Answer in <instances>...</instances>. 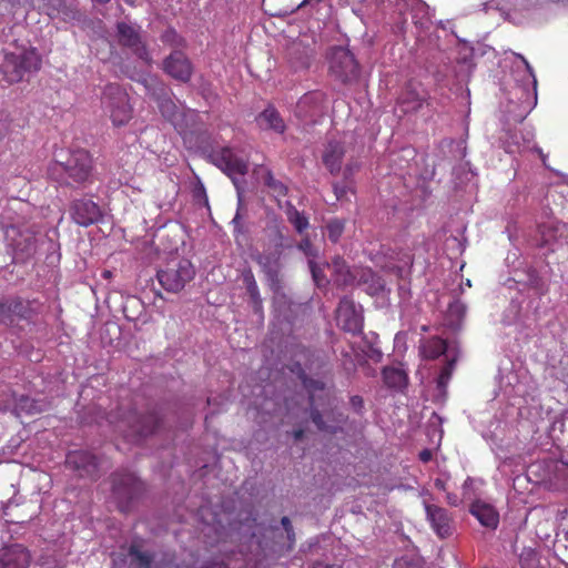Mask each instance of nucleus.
I'll use <instances>...</instances> for the list:
<instances>
[{
    "label": "nucleus",
    "mask_w": 568,
    "mask_h": 568,
    "mask_svg": "<svg viewBox=\"0 0 568 568\" xmlns=\"http://www.w3.org/2000/svg\"><path fill=\"white\" fill-rule=\"evenodd\" d=\"M92 158L88 151H71L64 161L57 160L49 168V175L60 184L77 186L91 180Z\"/></svg>",
    "instance_id": "1"
},
{
    "label": "nucleus",
    "mask_w": 568,
    "mask_h": 568,
    "mask_svg": "<svg viewBox=\"0 0 568 568\" xmlns=\"http://www.w3.org/2000/svg\"><path fill=\"white\" fill-rule=\"evenodd\" d=\"M308 265L313 280L317 286H323L328 282L327 276L324 273L325 270L329 272L331 281L341 287L359 284L363 280L366 281L368 276L373 277L369 270L351 268L341 257H335L332 263H326L323 266L317 265L313 260H310Z\"/></svg>",
    "instance_id": "2"
},
{
    "label": "nucleus",
    "mask_w": 568,
    "mask_h": 568,
    "mask_svg": "<svg viewBox=\"0 0 568 568\" xmlns=\"http://www.w3.org/2000/svg\"><path fill=\"white\" fill-rule=\"evenodd\" d=\"M109 420L124 437L136 442L142 437L154 433L159 427L160 418L152 412L144 416H138L135 412H128L122 415L110 414Z\"/></svg>",
    "instance_id": "3"
},
{
    "label": "nucleus",
    "mask_w": 568,
    "mask_h": 568,
    "mask_svg": "<svg viewBox=\"0 0 568 568\" xmlns=\"http://www.w3.org/2000/svg\"><path fill=\"white\" fill-rule=\"evenodd\" d=\"M143 85L155 99L161 114L175 128L183 133L186 129V114L184 110L166 95L164 85L154 77L148 75L142 80Z\"/></svg>",
    "instance_id": "4"
},
{
    "label": "nucleus",
    "mask_w": 568,
    "mask_h": 568,
    "mask_svg": "<svg viewBox=\"0 0 568 568\" xmlns=\"http://www.w3.org/2000/svg\"><path fill=\"white\" fill-rule=\"evenodd\" d=\"M517 62L513 70V77L521 91L519 97L521 120L534 109L537 103V79L532 67L521 54H516Z\"/></svg>",
    "instance_id": "5"
},
{
    "label": "nucleus",
    "mask_w": 568,
    "mask_h": 568,
    "mask_svg": "<svg viewBox=\"0 0 568 568\" xmlns=\"http://www.w3.org/2000/svg\"><path fill=\"white\" fill-rule=\"evenodd\" d=\"M194 275L195 268L189 260L174 257L158 271L156 277L165 291L178 293L184 288Z\"/></svg>",
    "instance_id": "6"
},
{
    "label": "nucleus",
    "mask_w": 568,
    "mask_h": 568,
    "mask_svg": "<svg viewBox=\"0 0 568 568\" xmlns=\"http://www.w3.org/2000/svg\"><path fill=\"white\" fill-rule=\"evenodd\" d=\"M103 110L115 126L125 125L132 118V106L128 93L115 83L105 85L102 94Z\"/></svg>",
    "instance_id": "7"
},
{
    "label": "nucleus",
    "mask_w": 568,
    "mask_h": 568,
    "mask_svg": "<svg viewBox=\"0 0 568 568\" xmlns=\"http://www.w3.org/2000/svg\"><path fill=\"white\" fill-rule=\"evenodd\" d=\"M214 165L222 170L234 183L237 191L239 202H242V189L240 178H243L248 171L247 159L239 155L231 148H223L210 155Z\"/></svg>",
    "instance_id": "8"
},
{
    "label": "nucleus",
    "mask_w": 568,
    "mask_h": 568,
    "mask_svg": "<svg viewBox=\"0 0 568 568\" xmlns=\"http://www.w3.org/2000/svg\"><path fill=\"white\" fill-rule=\"evenodd\" d=\"M303 384L310 394L311 418L320 430L335 432L336 427L326 425L318 407L332 406L335 398L331 396V390L320 381L303 379Z\"/></svg>",
    "instance_id": "9"
},
{
    "label": "nucleus",
    "mask_w": 568,
    "mask_h": 568,
    "mask_svg": "<svg viewBox=\"0 0 568 568\" xmlns=\"http://www.w3.org/2000/svg\"><path fill=\"white\" fill-rule=\"evenodd\" d=\"M143 485L139 478L131 471L118 473L112 479V494L121 511H126L130 501L141 491Z\"/></svg>",
    "instance_id": "10"
},
{
    "label": "nucleus",
    "mask_w": 568,
    "mask_h": 568,
    "mask_svg": "<svg viewBox=\"0 0 568 568\" xmlns=\"http://www.w3.org/2000/svg\"><path fill=\"white\" fill-rule=\"evenodd\" d=\"M116 41L120 45L129 48L139 59L151 63L152 59L141 36V28L135 23L118 22Z\"/></svg>",
    "instance_id": "11"
},
{
    "label": "nucleus",
    "mask_w": 568,
    "mask_h": 568,
    "mask_svg": "<svg viewBox=\"0 0 568 568\" xmlns=\"http://www.w3.org/2000/svg\"><path fill=\"white\" fill-rule=\"evenodd\" d=\"M329 71L336 79L346 83L358 77V64L349 50L336 47L329 53Z\"/></svg>",
    "instance_id": "12"
},
{
    "label": "nucleus",
    "mask_w": 568,
    "mask_h": 568,
    "mask_svg": "<svg viewBox=\"0 0 568 568\" xmlns=\"http://www.w3.org/2000/svg\"><path fill=\"white\" fill-rule=\"evenodd\" d=\"M41 304L37 301L10 298L0 301V322L12 325L20 320H31L40 311Z\"/></svg>",
    "instance_id": "13"
},
{
    "label": "nucleus",
    "mask_w": 568,
    "mask_h": 568,
    "mask_svg": "<svg viewBox=\"0 0 568 568\" xmlns=\"http://www.w3.org/2000/svg\"><path fill=\"white\" fill-rule=\"evenodd\" d=\"M353 142L351 134H344L336 139H331L322 155L323 163L331 174L337 175L342 170V163L345 155L348 153V149Z\"/></svg>",
    "instance_id": "14"
},
{
    "label": "nucleus",
    "mask_w": 568,
    "mask_h": 568,
    "mask_svg": "<svg viewBox=\"0 0 568 568\" xmlns=\"http://www.w3.org/2000/svg\"><path fill=\"white\" fill-rule=\"evenodd\" d=\"M336 320L344 331L359 333L364 324L362 306L348 297H343L336 311Z\"/></svg>",
    "instance_id": "15"
},
{
    "label": "nucleus",
    "mask_w": 568,
    "mask_h": 568,
    "mask_svg": "<svg viewBox=\"0 0 568 568\" xmlns=\"http://www.w3.org/2000/svg\"><path fill=\"white\" fill-rule=\"evenodd\" d=\"M8 236H12L14 257L21 261L32 257L38 252L39 237L34 231L18 230L11 226Z\"/></svg>",
    "instance_id": "16"
},
{
    "label": "nucleus",
    "mask_w": 568,
    "mask_h": 568,
    "mask_svg": "<svg viewBox=\"0 0 568 568\" xmlns=\"http://www.w3.org/2000/svg\"><path fill=\"white\" fill-rule=\"evenodd\" d=\"M426 519L437 537L448 538L454 532V519L447 509L424 501Z\"/></svg>",
    "instance_id": "17"
},
{
    "label": "nucleus",
    "mask_w": 568,
    "mask_h": 568,
    "mask_svg": "<svg viewBox=\"0 0 568 568\" xmlns=\"http://www.w3.org/2000/svg\"><path fill=\"white\" fill-rule=\"evenodd\" d=\"M323 102L324 94L322 92H308L298 100L295 114L305 122H315L316 118L323 114Z\"/></svg>",
    "instance_id": "18"
},
{
    "label": "nucleus",
    "mask_w": 568,
    "mask_h": 568,
    "mask_svg": "<svg viewBox=\"0 0 568 568\" xmlns=\"http://www.w3.org/2000/svg\"><path fill=\"white\" fill-rule=\"evenodd\" d=\"M71 217L80 226H90L102 217L100 206L92 200H77L71 205Z\"/></svg>",
    "instance_id": "19"
},
{
    "label": "nucleus",
    "mask_w": 568,
    "mask_h": 568,
    "mask_svg": "<svg viewBox=\"0 0 568 568\" xmlns=\"http://www.w3.org/2000/svg\"><path fill=\"white\" fill-rule=\"evenodd\" d=\"M163 70L173 79L187 82L193 73V67L189 58L182 51H173L164 61Z\"/></svg>",
    "instance_id": "20"
},
{
    "label": "nucleus",
    "mask_w": 568,
    "mask_h": 568,
    "mask_svg": "<svg viewBox=\"0 0 568 568\" xmlns=\"http://www.w3.org/2000/svg\"><path fill=\"white\" fill-rule=\"evenodd\" d=\"M426 100V93L419 83L408 82L400 92L397 104L404 113L416 112Z\"/></svg>",
    "instance_id": "21"
},
{
    "label": "nucleus",
    "mask_w": 568,
    "mask_h": 568,
    "mask_svg": "<svg viewBox=\"0 0 568 568\" xmlns=\"http://www.w3.org/2000/svg\"><path fill=\"white\" fill-rule=\"evenodd\" d=\"M30 561V552L21 545L0 549V568H28Z\"/></svg>",
    "instance_id": "22"
},
{
    "label": "nucleus",
    "mask_w": 568,
    "mask_h": 568,
    "mask_svg": "<svg viewBox=\"0 0 568 568\" xmlns=\"http://www.w3.org/2000/svg\"><path fill=\"white\" fill-rule=\"evenodd\" d=\"M68 466L79 471L81 477L94 476L98 469V463L94 455L85 450H74L67 455Z\"/></svg>",
    "instance_id": "23"
},
{
    "label": "nucleus",
    "mask_w": 568,
    "mask_h": 568,
    "mask_svg": "<svg viewBox=\"0 0 568 568\" xmlns=\"http://www.w3.org/2000/svg\"><path fill=\"white\" fill-rule=\"evenodd\" d=\"M257 263L261 265L263 272L265 273L266 281L271 287V290L275 293L278 292L280 285V254L276 253H267L261 254L256 258Z\"/></svg>",
    "instance_id": "24"
},
{
    "label": "nucleus",
    "mask_w": 568,
    "mask_h": 568,
    "mask_svg": "<svg viewBox=\"0 0 568 568\" xmlns=\"http://www.w3.org/2000/svg\"><path fill=\"white\" fill-rule=\"evenodd\" d=\"M534 134L531 131H506L500 138L501 146L509 154L519 153L530 148Z\"/></svg>",
    "instance_id": "25"
},
{
    "label": "nucleus",
    "mask_w": 568,
    "mask_h": 568,
    "mask_svg": "<svg viewBox=\"0 0 568 568\" xmlns=\"http://www.w3.org/2000/svg\"><path fill=\"white\" fill-rule=\"evenodd\" d=\"M470 514L486 528L496 529L499 524V514L495 507L484 500L471 504Z\"/></svg>",
    "instance_id": "26"
},
{
    "label": "nucleus",
    "mask_w": 568,
    "mask_h": 568,
    "mask_svg": "<svg viewBox=\"0 0 568 568\" xmlns=\"http://www.w3.org/2000/svg\"><path fill=\"white\" fill-rule=\"evenodd\" d=\"M257 124L263 130H273L276 133H284L285 123L278 111L270 105L261 112L256 119Z\"/></svg>",
    "instance_id": "27"
},
{
    "label": "nucleus",
    "mask_w": 568,
    "mask_h": 568,
    "mask_svg": "<svg viewBox=\"0 0 568 568\" xmlns=\"http://www.w3.org/2000/svg\"><path fill=\"white\" fill-rule=\"evenodd\" d=\"M420 354L426 359H435L440 355L446 354L447 344L439 337H432L424 339L420 344Z\"/></svg>",
    "instance_id": "28"
},
{
    "label": "nucleus",
    "mask_w": 568,
    "mask_h": 568,
    "mask_svg": "<svg viewBox=\"0 0 568 568\" xmlns=\"http://www.w3.org/2000/svg\"><path fill=\"white\" fill-rule=\"evenodd\" d=\"M1 70L4 78L10 83L21 81L26 73L23 69L20 67L16 53H10L6 55Z\"/></svg>",
    "instance_id": "29"
},
{
    "label": "nucleus",
    "mask_w": 568,
    "mask_h": 568,
    "mask_svg": "<svg viewBox=\"0 0 568 568\" xmlns=\"http://www.w3.org/2000/svg\"><path fill=\"white\" fill-rule=\"evenodd\" d=\"M16 57L26 73L36 72L41 67V58L34 48L24 50L21 53L16 54Z\"/></svg>",
    "instance_id": "30"
},
{
    "label": "nucleus",
    "mask_w": 568,
    "mask_h": 568,
    "mask_svg": "<svg viewBox=\"0 0 568 568\" xmlns=\"http://www.w3.org/2000/svg\"><path fill=\"white\" fill-rule=\"evenodd\" d=\"M383 379L388 387L403 388L407 383L405 372L396 367H385L383 369Z\"/></svg>",
    "instance_id": "31"
},
{
    "label": "nucleus",
    "mask_w": 568,
    "mask_h": 568,
    "mask_svg": "<svg viewBox=\"0 0 568 568\" xmlns=\"http://www.w3.org/2000/svg\"><path fill=\"white\" fill-rule=\"evenodd\" d=\"M285 213L288 222L298 233L304 232L308 227V219L302 212L297 211L293 204L287 203Z\"/></svg>",
    "instance_id": "32"
},
{
    "label": "nucleus",
    "mask_w": 568,
    "mask_h": 568,
    "mask_svg": "<svg viewBox=\"0 0 568 568\" xmlns=\"http://www.w3.org/2000/svg\"><path fill=\"white\" fill-rule=\"evenodd\" d=\"M129 555L139 568H159L153 556L149 552L139 550L134 545L130 547Z\"/></svg>",
    "instance_id": "33"
},
{
    "label": "nucleus",
    "mask_w": 568,
    "mask_h": 568,
    "mask_svg": "<svg viewBox=\"0 0 568 568\" xmlns=\"http://www.w3.org/2000/svg\"><path fill=\"white\" fill-rule=\"evenodd\" d=\"M538 232L541 236L540 245H547L556 240L559 232V223L555 221L545 222L538 226Z\"/></svg>",
    "instance_id": "34"
},
{
    "label": "nucleus",
    "mask_w": 568,
    "mask_h": 568,
    "mask_svg": "<svg viewBox=\"0 0 568 568\" xmlns=\"http://www.w3.org/2000/svg\"><path fill=\"white\" fill-rule=\"evenodd\" d=\"M17 408H19L20 410H22L27 414H37V413L42 412V409H43L40 402H38L33 398H30L28 396L20 397V399L17 404Z\"/></svg>",
    "instance_id": "35"
},
{
    "label": "nucleus",
    "mask_w": 568,
    "mask_h": 568,
    "mask_svg": "<svg viewBox=\"0 0 568 568\" xmlns=\"http://www.w3.org/2000/svg\"><path fill=\"white\" fill-rule=\"evenodd\" d=\"M328 239L336 243L344 232V222L341 220H332L326 225Z\"/></svg>",
    "instance_id": "36"
},
{
    "label": "nucleus",
    "mask_w": 568,
    "mask_h": 568,
    "mask_svg": "<svg viewBox=\"0 0 568 568\" xmlns=\"http://www.w3.org/2000/svg\"><path fill=\"white\" fill-rule=\"evenodd\" d=\"M264 181H265V184L271 189L273 190V192L277 195V196H283L286 194V186L274 179L272 172H267L265 178H264Z\"/></svg>",
    "instance_id": "37"
},
{
    "label": "nucleus",
    "mask_w": 568,
    "mask_h": 568,
    "mask_svg": "<svg viewBox=\"0 0 568 568\" xmlns=\"http://www.w3.org/2000/svg\"><path fill=\"white\" fill-rule=\"evenodd\" d=\"M359 169V164L357 161L351 159L345 168H344V171H343V175H344V180L345 182H348L351 181V179L353 178L354 173Z\"/></svg>",
    "instance_id": "38"
},
{
    "label": "nucleus",
    "mask_w": 568,
    "mask_h": 568,
    "mask_svg": "<svg viewBox=\"0 0 568 568\" xmlns=\"http://www.w3.org/2000/svg\"><path fill=\"white\" fill-rule=\"evenodd\" d=\"M243 282L246 286L247 293L258 290L257 283L251 270H247L243 273Z\"/></svg>",
    "instance_id": "39"
},
{
    "label": "nucleus",
    "mask_w": 568,
    "mask_h": 568,
    "mask_svg": "<svg viewBox=\"0 0 568 568\" xmlns=\"http://www.w3.org/2000/svg\"><path fill=\"white\" fill-rule=\"evenodd\" d=\"M162 40L178 47L183 45V39L172 29L164 32Z\"/></svg>",
    "instance_id": "40"
},
{
    "label": "nucleus",
    "mask_w": 568,
    "mask_h": 568,
    "mask_svg": "<svg viewBox=\"0 0 568 568\" xmlns=\"http://www.w3.org/2000/svg\"><path fill=\"white\" fill-rule=\"evenodd\" d=\"M298 248L308 257H315L317 255L316 250L308 239H303L298 244Z\"/></svg>",
    "instance_id": "41"
},
{
    "label": "nucleus",
    "mask_w": 568,
    "mask_h": 568,
    "mask_svg": "<svg viewBox=\"0 0 568 568\" xmlns=\"http://www.w3.org/2000/svg\"><path fill=\"white\" fill-rule=\"evenodd\" d=\"M365 355L367 358L372 359L375 363H379L383 358L382 351L374 345L368 346V349L365 351Z\"/></svg>",
    "instance_id": "42"
},
{
    "label": "nucleus",
    "mask_w": 568,
    "mask_h": 568,
    "mask_svg": "<svg viewBox=\"0 0 568 568\" xmlns=\"http://www.w3.org/2000/svg\"><path fill=\"white\" fill-rule=\"evenodd\" d=\"M333 189H334V193H335L337 200L344 199L346 196L347 192L351 191V186H349L348 182H346V184H344V185H339L338 183H335L333 185Z\"/></svg>",
    "instance_id": "43"
},
{
    "label": "nucleus",
    "mask_w": 568,
    "mask_h": 568,
    "mask_svg": "<svg viewBox=\"0 0 568 568\" xmlns=\"http://www.w3.org/2000/svg\"><path fill=\"white\" fill-rule=\"evenodd\" d=\"M248 295L253 302V307H254L255 312H261L262 311V300L260 296V291L255 290L254 292L248 293Z\"/></svg>",
    "instance_id": "44"
},
{
    "label": "nucleus",
    "mask_w": 568,
    "mask_h": 568,
    "mask_svg": "<svg viewBox=\"0 0 568 568\" xmlns=\"http://www.w3.org/2000/svg\"><path fill=\"white\" fill-rule=\"evenodd\" d=\"M351 405L356 412H361L364 407V402L361 396H352L351 397Z\"/></svg>",
    "instance_id": "45"
},
{
    "label": "nucleus",
    "mask_w": 568,
    "mask_h": 568,
    "mask_svg": "<svg viewBox=\"0 0 568 568\" xmlns=\"http://www.w3.org/2000/svg\"><path fill=\"white\" fill-rule=\"evenodd\" d=\"M455 359H449L447 365L443 367L440 371V376H449L452 375L453 368H454Z\"/></svg>",
    "instance_id": "46"
},
{
    "label": "nucleus",
    "mask_w": 568,
    "mask_h": 568,
    "mask_svg": "<svg viewBox=\"0 0 568 568\" xmlns=\"http://www.w3.org/2000/svg\"><path fill=\"white\" fill-rule=\"evenodd\" d=\"M449 382V376H438L437 378V388L439 389V392H445V388L447 386Z\"/></svg>",
    "instance_id": "47"
},
{
    "label": "nucleus",
    "mask_w": 568,
    "mask_h": 568,
    "mask_svg": "<svg viewBox=\"0 0 568 568\" xmlns=\"http://www.w3.org/2000/svg\"><path fill=\"white\" fill-rule=\"evenodd\" d=\"M310 62H311V57L310 55H305L301 62L298 63H295V67L296 68H307L310 65Z\"/></svg>",
    "instance_id": "48"
},
{
    "label": "nucleus",
    "mask_w": 568,
    "mask_h": 568,
    "mask_svg": "<svg viewBox=\"0 0 568 568\" xmlns=\"http://www.w3.org/2000/svg\"><path fill=\"white\" fill-rule=\"evenodd\" d=\"M383 288V284L379 282V280H377L376 282H374V284L369 287L371 290V294H375L377 293L378 291H381Z\"/></svg>",
    "instance_id": "49"
},
{
    "label": "nucleus",
    "mask_w": 568,
    "mask_h": 568,
    "mask_svg": "<svg viewBox=\"0 0 568 568\" xmlns=\"http://www.w3.org/2000/svg\"><path fill=\"white\" fill-rule=\"evenodd\" d=\"M447 501L452 506H458L459 505V498L456 495L448 494L447 495Z\"/></svg>",
    "instance_id": "50"
},
{
    "label": "nucleus",
    "mask_w": 568,
    "mask_h": 568,
    "mask_svg": "<svg viewBox=\"0 0 568 568\" xmlns=\"http://www.w3.org/2000/svg\"><path fill=\"white\" fill-rule=\"evenodd\" d=\"M419 458H420V460L426 463V462L430 460L432 453L428 449H425V450L420 452Z\"/></svg>",
    "instance_id": "51"
},
{
    "label": "nucleus",
    "mask_w": 568,
    "mask_h": 568,
    "mask_svg": "<svg viewBox=\"0 0 568 568\" xmlns=\"http://www.w3.org/2000/svg\"><path fill=\"white\" fill-rule=\"evenodd\" d=\"M282 525H283L284 529L287 531V534L290 535L291 530H292V526H291V521L287 517L282 518Z\"/></svg>",
    "instance_id": "52"
},
{
    "label": "nucleus",
    "mask_w": 568,
    "mask_h": 568,
    "mask_svg": "<svg viewBox=\"0 0 568 568\" xmlns=\"http://www.w3.org/2000/svg\"><path fill=\"white\" fill-rule=\"evenodd\" d=\"M473 484H474V479H473V478H470V477H468V478L464 481V484H463L464 495H466V494H467V489H468V488H470V487L473 486Z\"/></svg>",
    "instance_id": "53"
},
{
    "label": "nucleus",
    "mask_w": 568,
    "mask_h": 568,
    "mask_svg": "<svg viewBox=\"0 0 568 568\" xmlns=\"http://www.w3.org/2000/svg\"><path fill=\"white\" fill-rule=\"evenodd\" d=\"M449 311L450 312H463L464 306L460 303L456 302L449 306Z\"/></svg>",
    "instance_id": "54"
},
{
    "label": "nucleus",
    "mask_w": 568,
    "mask_h": 568,
    "mask_svg": "<svg viewBox=\"0 0 568 568\" xmlns=\"http://www.w3.org/2000/svg\"><path fill=\"white\" fill-rule=\"evenodd\" d=\"M203 568H226V566L222 562H212Z\"/></svg>",
    "instance_id": "55"
},
{
    "label": "nucleus",
    "mask_w": 568,
    "mask_h": 568,
    "mask_svg": "<svg viewBox=\"0 0 568 568\" xmlns=\"http://www.w3.org/2000/svg\"><path fill=\"white\" fill-rule=\"evenodd\" d=\"M435 486H436L438 489H442V490H444V489H445V483H444L442 479H436V480H435Z\"/></svg>",
    "instance_id": "56"
},
{
    "label": "nucleus",
    "mask_w": 568,
    "mask_h": 568,
    "mask_svg": "<svg viewBox=\"0 0 568 568\" xmlns=\"http://www.w3.org/2000/svg\"><path fill=\"white\" fill-rule=\"evenodd\" d=\"M293 435H294V438L296 440H298L303 437V430L302 429L294 430Z\"/></svg>",
    "instance_id": "57"
},
{
    "label": "nucleus",
    "mask_w": 568,
    "mask_h": 568,
    "mask_svg": "<svg viewBox=\"0 0 568 568\" xmlns=\"http://www.w3.org/2000/svg\"><path fill=\"white\" fill-rule=\"evenodd\" d=\"M313 568H331V567H328V566H327V565H325V564L317 562V564H315V565H314V567H313Z\"/></svg>",
    "instance_id": "58"
},
{
    "label": "nucleus",
    "mask_w": 568,
    "mask_h": 568,
    "mask_svg": "<svg viewBox=\"0 0 568 568\" xmlns=\"http://www.w3.org/2000/svg\"><path fill=\"white\" fill-rule=\"evenodd\" d=\"M239 220H240V214L237 212L232 222L236 225L239 223Z\"/></svg>",
    "instance_id": "59"
},
{
    "label": "nucleus",
    "mask_w": 568,
    "mask_h": 568,
    "mask_svg": "<svg viewBox=\"0 0 568 568\" xmlns=\"http://www.w3.org/2000/svg\"><path fill=\"white\" fill-rule=\"evenodd\" d=\"M53 3V7H58L61 4V0H50Z\"/></svg>",
    "instance_id": "60"
},
{
    "label": "nucleus",
    "mask_w": 568,
    "mask_h": 568,
    "mask_svg": "<svg viewBox=\"0 0 568 568\" xmlns=\"http://www.w3.org/2000/svg\"><path fill=\"white\" fill-rule=\"evenodd\" d=\"M102 275L105 277V278H109L111 276V272L110 271H104L102 273Z\"/></svg>",
    "instance_id": "61"
},
{
    "label": "nucleus",
    "mask_w": 568,
    "mask_h": 568,
    "mask_svg": "<svg viewBox=\"0 0 568 568\" xmlns=\"http://www.w3.org/2000/svg\"><path fill=\"white\" fill-rule=\"evenodd\" d=\"M125 3L130 4V6H134V0H123Z\"/></svg>",
    "instance_id": "62"
},
{
    "label": "nucleus",
    "mask_w": 568,
    "mask_h": 568,
    "mask_svg": "<svg viewBox=\"0 0 568 568\" xmlns=\"http://www.w3.org/2000/svg\"><path fill=\"white\" fill-rule=\"evenodd\" d=\"M419 7L423 9H428V7L425 3H419Z\"/></svg>",
    "instance_id": "63"
}]
</instances>
